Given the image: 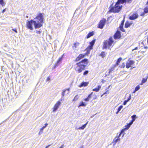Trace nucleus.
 I'll return each mask as SVG.
<instances>
[{
    "label": "nucleus",
    "mask_w": 148,
    "mask_h": 148,
    "mask_svg": "<svg viewBox=\"0 0 148 148\" xmlns=\"http://www.w3.org/2000/svg\"><path fill=\"white\" fill-rule=\"evenodd\" d=\"M90 45L84 50L85 51H87L84 54H79L74 60V62H77L74 69L78 73H80L84 70L88 63V60L87 58L80 60L89 54L90 50L92 49V41L90 42Z\"/></svg>",
    "instance_id": "nucleus-1"
},
{
    "label": "nucleus",
    "mask_w": 148,
    "mask_h": 148,
    "mask_svg": "<svg viewBox=\"0 0 148 148\" xmlns=\"http://www.w3.org/2000/svg\"><path fill=\"white\" fill-rule=\"evenodd\" d=\"M36 20L34 21L32 20L27 21L26 25V27L27 29L30 30H32L33 28L32 27L33 23H34L35 28V29L39 28L42 26V25L41 23H43V15L42 13L39 14L36 17L34 18Z\"/></svg>",
    "instance_id": "nucleus-2"
},
{
    "label": "nucleus",
    "mask_w": 148,
    "mask_h": 148,
    "mask_svg": "<svg viewBox=\"0 0 148 148\" xmlns=\"http://www.w3.org/2000/svg\"><path fill=\"white\" fill-rule=\"evenodd\" d=\"M125 1V0H118L114 7L112 4L110 5V9H121L122 7V5L121 4L124 3Z\"/></svg>",
    "instance_id": "nucleus-3"
},
{
    "label": "nucleus",
    "mask_w": 148,
    "mask_h": 148,
    "mask_svg": "<svg viewBox=\"0 0 148 148\" xmlns=\"http://www.w3.org/2000/svg\"><path fill=\"white\" fill-rule=\"evenodd\" d=\"M113 42L112 38V37H110V38L108 41H106L104 42L103 46L104 48L105 49L107 48L108 46V49H109L110 47L111 46Z\"/></svg>",
    "instance_id": "nucleus-4"
},
{
    "label": "nucleus",
    "mask_w": 148,
    "mask_h": 148,
    "mask_svg": "<svg viewBox=\"0 0 148 148\" xmlns=\"http://www.w3.org/2000/svg\"><path fill=\"white\" fill-rule=\"evenodd\" d=\"M106 21V20L105 18H103L101 20L99 23L98 27L101 29H103L105 25Z\"/></svg>",
    "instance_id": "nucleus-5"
},
{
    "label": "nucleus",
    "mask_w": 148,
    "mask_h": 148,
    "mask_svg": "<svg viewBox=\"0 0 148 148\" xmlns=\"http://www.w3.org/2000/svg\"><path fill=\"white\" fill-rule=\"evenodd\" d=\"M61 103L60 101H58L54 105V107L53 108V111L55 112L56 111L59 106L61 105Z\"/></svg>",
    "instance_id": "nucleus-6"
},
{
    "label": "nucleus",
    "mask_w": 148,
    "mask_h": 148,
    "mask_svg": "<svg viewBox=\"0 0 148 148\" xmlns=\"http://www.w3.org/2000/svg\"><path fill=\"white\" fill-rule=\"evenodd\" d=\"M64 54H63L62 56L60 57L57 61L56 64L53 67V69H55L56 67L58 66V64L60 62H61L62 59L64 57L63 56Z\"/></svg>",
    "instance_id": "nucleus-7"
},
{
    "label": "nucleus",
    "mask_w": 148,
    "mask_h": 148,
    "mask_svg": "<svg viewBox=\"0 0 148 148\" xmlns=\"http://www.w3.org/2000/svg\"><path fill=\"white\" fill-rule=\"evenodd\" d=\"M138 17V14L136 12L131 15L129 17V18L131 20H134Z\"/></svg>",
    "instance_id": "nucleus-8"
},
{
    "label": "nucleus",
    "mask_w": 148,
    "mask_h": 148,
    "mask_svg": "<svg viewBox=\"0 0 148 148\" xmlns=\"http://www.w3.org/2000/svg\"><path fill=\"white\" fill-rule=\"evenodd\" d=\"M134 62L132 60H130L129 62H127L126 64V67L128 69L131 67L132 65L134 64Z\"/></svg>",
    "instance_id": "nucleus-9"
},
{
    "label": "nucleus",
    "mask_w": 148,
    "mask_h": 148,
    "mask_svg": "<svg viewBox=\"0 0 148 148\" xmlns=\"http://www.w3.org/2000/svg\"><path fill=\"white\" fill-rule=\"evenodd\" d=\"M121 37L120 32L119 31L117 32L114 34V38L115 39H117Z\"/></svg>",
    "instance_id": "nucleus-10"
},
{
    "label": "nucleus",
    "mask_w": 148,
    "mask_h": 148,
    "mask_svg": "<svg viewBox=\"0 0 148 148\" xmlns=\"http://www.w3.org/2000/svg\"><path fill=\"white\" fill-rule=\"evenodd\" d=\"M88 82H83L79 86V87L81 88L83 86H86L88 85Z\"/></svg>",
    "instance_id": "nucleus-11"
},
{
    "label": "nucleus",
    "mask_w": 148,
    "mask_h": 148,
    "mask_svg": "<svg viewBox=\"0 0 148 148\" xmlns=\"http://www.w3.org/2000/svg\"><path fill=\"white\" fill-rule=\"evenodd\" d=\"M92 92L89 95H88L87 97L84 99V100L85 101H88L91 98Z\"/></svg>",
    "instance_id": "nucleus-12"
},
{
    "label": "nucleus",
    "mask_w": 148,
    "mask_h": 148,
    "mask_svg": "<svg viewBox=\"0 0 148 148\" xmlns=\"http://www.w3.org/2000/svg\"><path fill=\"white\" fill-rule=\"evenodd\" d=\"M120 10H109L108 12H113L114 13H118L119 12Z\"/></svg>",
    "instance_id": "nucleus-13"
},
{
    "label": "nucleus",
    "mask_w": 148,
    "mask_h": 148,
    "mask_svg": "<svg viewBox=\"0 0 148 148\" xmlns=\"http://www.w3.org/2000/svg\"><path fill=\"white\" fill-rule=\"evenodd\" d=\"M131 25V24L129 22L127 21L125 23V28H127L130 27Z\"/></svg>",
    "instance_id": "nucleus-14"
},
{
    "label": "nucleus",
    "mask_w": 148,
    "mask_h": 148,
    "mask_svg": "<svg viewBox=\"0 0 148 148\" xmlns=\"http://www.w3.org/2000/svg\"><path fill=\"white\" fill-rule=\"evenodd\" d=\"M101 88V86L100 85H99L98 86V87L97 88H96L95 89H93V91H95L96 92H98L99 90V89Z\"/></svg>",
    "instance_id": "nucleus-15"
},
{
    "label": "nucleus",
    "mask_w": 148,
    "mask_h": 148,
    "mask_svg": "<svg viewBox=\"0 0 148 148\" xmlns=\"http://www.w3.org/2000/svg\"><path fill=\"white\" fill-rule=\"evenodd\" d=\"M144 12H143L140 14V16H143L145 15V14L148 12V10H144Z\"/></svg>",
    "instance_id": "nucleus-16"
},
{
    "label": "nucleus",
    "mask_w": 148,
    "mask_h": 148,
    "mask_svg": "<svg viewBox=\"0 0 148 148\" xmlns=\"http://www.w3.org/2000/svg\"><path fill=\"white\" fill-rule=\"evenodd\" d=\"M123 108V106L121 105L118 108L117 111L116 112V114H118L119 111H120L121 109Z\"/></svg>",
    "instance_id": "nucleus-17"
},
{
    "label": "nucleus",
    "mask_w": 148,
    "mask_h": 148,
    "mask_svg": "<svg viewBox=\"0 0 148 148\" xmlns=\"http://www.w3.org/2000/svg\"><path fill=\"white\" fill-rule=\"evenodd\" d=\"M92 36V32L89 33L87 35L86 38H88Z\"/></svg>",
    "instance_id": "nucleus-18"
},
{
    "label": "nucleus",
    "mask_w": 148,
    "mask_h": 148,
    "mask_svg": "<svg viewBox=\"0 0 148 148\" xmlns=\"http://www.w3.org/2000/svg\"><path fill=\"white\" fill-rule=\"evenodd\" d=\"M79 44V42H75L73 44V47H74L75 48H76Z\"/></svg>",
    "instance_id": "nucleus-19"
},
{
    "label": "nucleus",
    "mask_w": 148,
    "mask_h": 148,
    "mask_svg": "<svg viewBox=\"0 0 148 148\" xmlns=\"http://www.w3.org/2000/svg\"><path fill=\"white\" fill-rule=\"evenodd\" d=\"M136 117V115H134L131 116V118L132 119V122H134L135 121Z\"/></svg>",
    "instance_id": "nucleus-20"
},
{
    "label": "nucleus",
    "mask_w": 148,
    "mask_h": 148,
    "mask_svg": "<svg viewBox=\"0 0 148 148\" xmlns=\"http://www.w3.org/2000/svg\"><path fill=\"white\" fill-rule=\"evenodd\" d=\"M87 123H86L83 125L82 127H80L79 128V129H82L83 130L85 128V127L87 124Z\"/></svg>",
    "instance_id": "nucleus-21"
},
{
    "label": "nucleus",
    "mask_w": 148,
    "mask_h": 148,
    "mask_svg": "<svg viewBox=\"0 0 148 148\" xmlns=\"http://www.w3.org/2000/svg\"><path fill=\"white\" fill-rule=\"evenodd\" d=\"M0 4L3 6L5 5V3L4 2L3 0H0Z\"/></svg>",
    "instance_id": "nucleus-22"
},
{
    "label": "nucleus",
    "mask_w": 148,
    "mask_h": 148,
    "mask_svg": "<svg viewBox=\"0 0 148 148\" xmlns=\"http://www.w3.org/2000/svg\"><path fill=\"white\" fill-rule=\"evenodd\" d=\"M86 104H85L83 102H82L79 105L78 107H79L82 106L85 107L86 106Z\"/></svg>",
    "instance_id": "nucleus-23"
},
{
    "label": "nucleus",
    "mask_w": 148,
    "mask_h": 148,
    "mask_svg": "<svg viewBox=\"0 0 148 148\" xmlns=\"http://www.w3.org/2000/svg\"><path fill=\"white\" fill-rule=\"evenodd\" d=\"M122 59L121 58H119L118 60L116 62V63L117 64V65H119V63L121 61V60Z\"/></svg>",
    "instance_id": "nucleus-24"
},
{
    "label": "nucleus",
    "mask_w": 148,
    "mask_h": 148,
    "mask_svg": "<svg viewBox=\"0 0 148 148\" xmlns=\"http://www.w3.org/2000/svg\"><path fill=\"white\" fill-rule=\"evenodd\" d=\"M114 70V67H112L111 69L109 70V71L108 72V75H109L110 73Z\"/></svg>",
    "instance_id": "nucleus-25"
},
{
    "label": "nucleus",
    "mask_w": 148,
    "mask_h": 148,
    "mask_svg": "<svg viewBox=\"0 0 148 148\" xmlns=\"http://www.w3.org/2000/svg\"><path fill=\"white\" fill-rule=\"evenodd\" d=\"M100 55L102 58H104L106 55V53L104 52H102L101 53Z\"/></svg>",
    "instance_id": "nucleus-26"
},
{
    "label": "nucleus",
    "mask_w": 148,
    "mask_h": 148,
    "mask_svg": "<svg viewBox=\"0 0 148 148\" xmlns=\"http://www.w3.org/2000/svg\"><path fill=\"white\" fill-rule=\"evenodd\" d=\"M67 90H68V91L69 92V89H66L65 90H64L62 92V97H64V95H65V92H66V91Z\"/></svg>",
    "instance_id": "nucleus-27"
},
{
    "label": "nucleus",
    "mask_w": 148,
    "mask_h": 148,
    "mask_svg": "<svg viewBox=\"0 0 148 148\" xmlns=\"http://www.w3.org/2000/svg\"><path fill=\"white\" fill-rule=\"evenodd\" d=\"M47 125V123H45V126L42 127L40 129V131H43V129L45 128L46 127Z\"/></svg>",
    "instance_id": "nucleus-28"
},
{
    "label": "nucleus",
    "mask_w": 148,
    "mask_h": 148,
    "mask_svg": "<svg viewBox=\"0 0 148 148\" xmlns=\"http://www.w3.org/2000/svg\"><path fill=\"white\" fill-rule=\"evenodd\" d=\"M130 125H129V124L127 125H125V128L126 130H128L130 127Z\"/></svg>",
    "instance_id": "nucleus-29"
},
{
    "label": "nucleus",
    "mask_w": 148,
    "mask_h": 148,
    "mask_svg": "<svg viewBox=\"0 0 148 148\" xmlns=\"http://www.w3.org/2000/svg\"><path fill=\"white\" fill-rule=\"evenodd\" d=\"M88 70H86L85 71H84L83 73V74L84 75H87L88 73Z\"/></svg>",
    "instance_id": "nucleus-30"
},
{
    "label": "nucleus",
    "mask_w": 148,
    "mask_h": 148,
    "mask_svg": "<svg viewBox=\"0 0 148 148\" xmlns=\"http://www.w3.org/2000/svg\"><path fill=\"white\" fill-rule=\"evenodd\" d=\"M139 85L137 86L135 88V91H137L139 89Z\"/></svg>",
    "instance_id": "nucleus-31"
},
{
    "label": "nucleus",
    "mask_w": 148,
    "mask_h": 148,
    "mask_svg": "<svg viewBox=\"0 0 148 148\" xmlns=\"http://www.w3.org/2000/svg\"><path fill=\"white\" fill-rule=\"evenodd\" d=\"M124 22V20H123L121 22V25H120V27H123Z\"/></svg>",
    "instance_id": "nucleus-32"
},
{
    "label": "nucleus",
    "mask_w": 148,
    "mask_h": 148,
    "mask_svg": "<svg viewBox=\"0 0 148 148\" xmlns=\"http://www.w3.org/2000/svg\"><path fill=\"white\" fill-rule=\"evenodd\" d=\"M113 142L115 143V144H116L118 141V140L116 139V137L113 140Z\"/></svg>",
    "instance_id": "nucleus-33"
},
{
    "label": "nucleus",
    "mask_w": 148,
    "mask_h": 148,
    "mask_svg": "<svg viewBox=\"0 0 148 148\" xmlns=\"http://www.w3.org/2000/svg\"><path fill=\"white\" fill-rule=\"evenodd\" d=\"M125 2L124 3H126L127 2V3H131L132 1V0H125Z\"/></svg>",
    "instance_id": "nucleus-34"
},
{
    "label": "nucleus",
    "mask_w": 148,
    "mask_h": 148,
    "mask_svg": "<svg viewBox=\"0 0 148 148\" xmlns=\"http://www.w3.org/2000/svg\"><path fill=\"white\" fill-rule=\"evenodd\" d=\"M126 130L124 128L123 129H122L120 132L121 134H124V132Z\"/></svg>",
    "instance_id": "nucleus-35"
},
{
    "label": "nucleus",
    "mask_w": 148,
    "mask_h": 148,
    "mask_svg": "<svg viewBox=\"0 0 148 148\" xmlns=\"http://www.w3.org/2000/svg\"><path fill=\"white\" fill-rule=\"evenodd\" d=\"M147 78H146V79L143 78V79L142 80V81L143 82V83H145V82H146L147 81Z\"/></svg>",
    "instance_id": "nucleus-36"
},
{
    "label": "nucleus",
    "mask_w": 148,
    "mask_h": 148,
    "mask_svg": "<svg viewBox=\"0 0 148 148\" xmlns=\"http://www.w3.org/2000/svg\"><path fill=\"white\" fill-rule=\"evenodd\" d=\"M120 28L122 32H125V30L123 28V27H120Z\"/></svg>",
    "instance_id": "nucleus-37"
},
{
    "label": "nucleus",
    "mask_w": 148,
    "mask_h": 148,
    "mask_svg": "<svg viewBox=\"0 0 148 148\" xmlns=\"http://www.w3.org/2000/svg\"><path fill=\"white\" fill-rule=\"evenodd\" d=\"M122 134H121L120 133L119 134L117 133L116 135V136L117 137H119L121 136V135Z\"/></svg>",
    "instance_id": "nucleus-38"
},
{
    "label": "nucleus",
    "mask_w": 148,
    "mask_h": 148,
    "mask_svg": "<svg viewBox=\"0 0 148 148\" xmlns=\"http://www.w3.org/2000/svg\"><path fill=\"white\" fill-rule=\"evenodd\" d=\"M42 31L40 30H38L36 31V33L37 34H40L41 33Z\"/></svg>",
    "instance_id": "nucleus-39"
},
{
    "label": "nucleus",
    "mask_w": 148,
    "mask_h": 148,
    "mask_svg": "<svg viewBox=\"0 0 148 148\" xmlns=\"http://www.w3.org/2000/svg\"><path fill=\"white\" fill-rule=\"evenodd\" d=\"M127 102V100H125L123 103V104L124 105H125Z\"/></svg>",
    "instance_id": "nucleus-40"
},
{
    "label": "nucleus",
    "mask_w": 148,
    "mask_h": 148,
    "mask_svg": "<svg viewBox=\"0 0 148 148\" xmlns=\"http://www.w3.org/2000/svg\"><path fill=\"white\" fill-rule=\"evenodd\" d=\"M109 92H108V91L107 90L106 92H105L101 96V97H102L103 95H106V94H107V93H108Z\"/></svg>",
    "instance_id": "nucleus-41"
},
{
    "label": "nucleus",
    "mask_w": 148,
    "mask_h": 148,
    "mask_svg": "<svg viewBox=\"0 0 148 148\" xmlns=\"http://www.w3.org/2000/svg\"><path fill=\"white\" fill-rule=\"evenodd\" d=\"M50 77H48L47 78V79H46V81H49V80H50Z\"/></svg>",
    "instance_id": "nucleus-42"
},
{
    "label": "nucleus",
    "mask_w": 148,
    "mask_h": 148,
    "mask_svg": "<svg viewBox=\"0 0 148 148\" xmlns=\"http://www.w3.org/2000/svg\"><path fill=\"white\" fill-rule=\"evenodd\" d=\"M12 30L14 31L16 33H17V32L16 30L15 29H12Z\"/></svg>",
    "instance_id": "nucleus-43"
},
{
    "label": "nucleus",
    "mask_w": 148,
    "mask_h": 148,
    "mask_svg": "<svg viewBox=\"0 0 148 148\" xmlns=\"http://www.w3.org/2000/svg\"><path fill=\"white\" fill-rule=\"evenodd\" d=\"M116 139L118 140V141H120V138L119 137H117L116 136Z\"/></svg>",
    "instance_id": "nucleus-44"
},
{
    "label": "nucleus",
    "mask_w": 148,
    "mask_h": 148,
    "mask_svg": "<svg viewBox=\"0 0 148 148\" xmlns=\"http://www.w3.org/2000/svg\"><path fill=\"white\" fill-rule=\"evenodd\" d=\"M133 122H132V121H131V122H130V123L129 124V125H132V123H133Z\"/></svg>",
    "instance_id": "nucleus-45"
},
{
    "label": "nucleus",
    "mask_w": 148,
    "mask_h": 148,
    "mask_svg": "<svg viewBox=\"0 0 148 148\" xmlns=\"http://www.w3.org/2000/svg\"><path fill=\"white\" fill-rule=\"evenodd\" d=\"M118 65H117V64L116 63V64H115L112 67H114V68H115L116 66Z\"/></svg>",
    "instance_id": "nucleus-46"
},
{
    "label": "nucleus",
    "mask_w": 148,
    "mask_h": 148,
    "mask_svg": "<svg viewBox=\"0 0 148 148\" xmlns=\"http://www.w3.org/2000/svg\"><path fill=\"white\" fill-rule=\"evenodd\" d=\"M64 147V145H62L59 148H63Z\"/></svg>",
    "instance_id": "nucleus-47"
},
{
    "label": "nucleus",
    "mask_w": 148,
    "mask_h": 148,
    "mask_svg": "<svg viewBox=\"0 0 148 148\" xmlns=\"http://www.w3.org/2000/svg\"><path fill=\"white\" fill-rule=\"evenodd\" d=\"M95 41V39L93 40V45H94Z\"/></svg>",
    "instance_id": "nucleus-48"
},
{
    "label": "nucleus",
    "mask_w": 148,
    "mask_h": 148,
    "mask_svg": "<svg viewBox=\"0 0 148 148\" xmlns=\"http://www.w3.org/2000/svg\"><path fill=\"white\" fill-rule=\"evenodd\" d=\"M51 145H49L47 146L45 148H47L48 147H49Z\"/></svg>",
    "instance_id": "nucleus-49"
},
{
    "label": "nucleus",
    "mask_w": 148,
    "mask_h": 148,
    "mask_svg": "<svg viewBox=\"0 0 148 148\" xmlns=\"http://www.w3.org/2000/svg\"><path fill=\"white\" fill-rule=\"evenodd\" d=\"M128 98L130 100L131 99V95H130V96H129V98Z\"/></svg>",
    "instance_id": "nucleus-50"
},
{
    "label": "nucleus",
    "mask_w": 148,
    "mask_h": 148,
    "mask_svg": "<svg viewBox=\"0 0 148 148\" xmlns=\"http://www.w3.org/2000/svg\"><path fill=\"white\" fill-rule=\"evenodd\" d=\"M138 47H136L133 50V51L137 49H138Z\"/></svg>",
    "instance_id": "nucleus-51"
},
{
    "label": "nucleus",
    "mask_w": 148,
    "mask_h": 148,
    "mask_svg": "<svg viewBox=\"0 0 148 148\" xmlns=\"http://www.w3.org/2000/svg\"><path fill=\"white\" fill-rule=\"evenodd\" d=\"M106 75H108V72H106Z\"/></svg>",
    "instance_id": "nucleus-52"
},
{
    "label": "nucleus",
    "mask_w": 148,
    "mask_h": 148,
    "mask_svg": "<svg viewBox=\"0 0 148 148\" xmlns=\"http://www.w3.org/2000/svg\"><path fill=\"white\" fill-rule=\"evenodd\" d=\"M143 83H143V82L142 81V82H141V83H140V84L141 85H142L143 84Z\"/></svg>",
    "instance_id": "nucleus-53"
},
{
    "label": "nucleus",
    "mask_w": 148,
    "mask_h": 148,
    "mask_svg": "<svg viewBox=\"0 0 148 148\" xmlns=\"http://www.w3.org/2000/svg\"><path fill=\"white\" fill-rule=\"evenodd\" d=\"M124 135V133L123 134L122 136V137H123Z\"/></svg>",
    "instance_id": "nucleus-54"
},
{
    "label": "nucleus",
    "mask_w": 148,
    "mask_h": 148,
    "mask_svg": "<svg viewBox=\"0 0 148 148\" xmlns=\"http://www.w3.org/2000/svg\"><path fill=\"white\" fill-rule=\"evenodd\" d=\"M5 10H3L2 11V12L3 13L5 11Z\"/></svg>",
    "instance_id": "nucleus-55"
},
{
    "label": "nucleus",
    "mask_w": 148,
    "mask_h": 148,
    "mask_svg": "<svg viewBox=\"0 0 148 148\" xmlns=\"http://www.w3.org/2000/svg\"><path fill=\"white\" fill-rule=\"evenodd\" d=\"M122 64H123V67H125V64H124V63H123Z\"/></svg>",
    "instance_id": "nucleus-56"
},
{
    "label": "nucleus",
    "mask_w": 148,
    "mask_h": 148,
    "mask_svg": "<svg viewBox=\"0 0 148 148\" xmlns=\"http://www.w3.org/2000/svg\"><path fill=\"white\" fill-rule=\"evenodd\" d=\"M130 100V99L128 98L127 100V101H128Z\"/></svg>",
    "instance_id": "nucleus-57"
},
{
    "label": "nucleus",
    "mask_w": 148,
    "mask_h": 148,
    "mask_svg": "<svg viewBox=\"0 0 148 148\" xmlns=\"http://www.w3.org/2000/svg\"><path fill=\"white\" fill-rule=\"evenodd\" d=\"M93 98H95V99L96 98V96H95V97H94V96H93Z\"/></svg>",
    "instance_id": "nucleus-58"
},
{
    "label": "nucleus",
    "mask_w": 148,
    "mask_h": 148,
    "mask_svg": "<svg viewBox=\"0 0 148 148\" xmlns=\"http://www.w3.org/2000/svg\"><path fill=\"white\" fill-rule=\"evenodd\" d=\"M146 4L147 5H148V0L147 1V2Z\"/></svg>",
    "instance_id": "nucleus-59"
},
{
    "label": "nucleus",
    "mask_w": 148,
    "mask_h": 148,
    "mask_svg": "<svg viewBox=\"0 0 148 148\" xmlns=\"http://www.w3.org/2000/svg\"><path fill=\"white\" fill-rule=\"evenodd\" d=\"M136 91H135V90H134V92H133V93H134Z\"/></svg>",
    "instance_id": "nucleus-60"
},
{
    "label": "nucleus",
    "mask_w": 148,
    "mask_h": 148,
    "mask_svg": "<svg viewBox=\"0 0 148 148\" xmlns=\"http://www.w3.org/2000/svg\"><path fill=\"white\" fill-rule=\"evenodd\" d=\"M145 48H147V47H145Z\"/></svg>",
    "instance_id": "nucleus-61"
},
{
    "label": "nucleus",
    "mask_w": 148,
    "mask_h": 148,
    "mask_svg": "<svg viewBox=\"0 0 148 148\" xmlns=\"http://www.w3.org/2000/svg\"><path fill=\"white\" fill-rule=\"evenodd\" d=\"M80 148H83L82 147H80Z\"/></svg>",
    "instance_id": "nucleus-62"
}]
</instances>
